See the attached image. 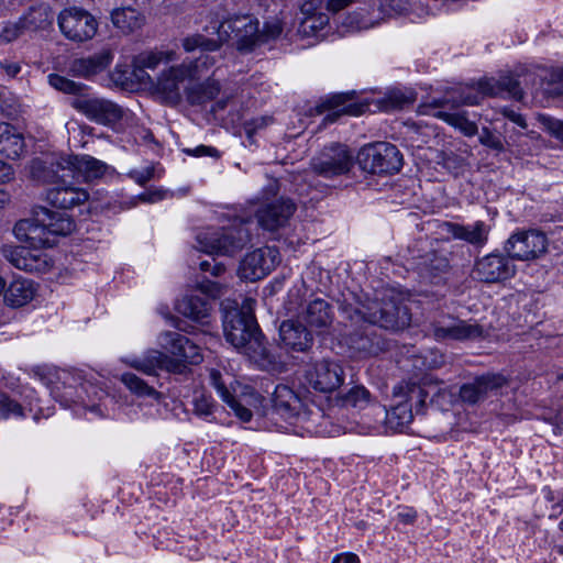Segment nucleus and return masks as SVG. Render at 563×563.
<instances>
[{
	"instance_id": "nucleus-5",
	"label": "nucleus",
	"mask_w": 563,
	"mask_h": 563,
	"mask_svg": "<svg viewBox=\"0 0 563 563\" xmlns=\"http://www.w3.org/2000/svg\"><path fill=\"white\" fill-rule=\"evenodd\" d=\"M504 91L517 100L522 99L523 96L519 81L510 76L501 77L498 80L484 78L477 81L476 85L450 89L442 99L434 100L432 106L435 108L446 104H451L453 108L474 106L478 104L484 96L495 97Z\"/></svg>"
},
{
	"instance_id": "nucleus-37",
	"label": "nucleus",
	"mask_w": 563,
	"mask_h": 563,
	"mask_svg": "<svg viewBox=\"0 0 563 563\" xmlns=\"http://www.w3.org/2000/svg\"><path fill=\"white\" fill-rule=\"evenodd\" d=\"M53 20V12L47 5L31 9L22 19L26 31L45 30L52 24Z\"/></svg>"
},
{
	"instance_id": "nucleus-17",
	"label": "nucleus",
	"mask_w": 563,
	"mask_h": 563,
	"mask_svg": "<svg viewBox=\"0 0 563 563\" xmlns=\"http://www.w3.org/2000/svg\"><path fill=\"white\" fill-rule=\"evenodd\" d=\"M507 385V379L500 374H485L474 378L460 388V398L468 405L484 401Z\"/></svg>"
},
{
	"instance_id": "nucleus-43",
	"label": "nucleus",
	"mask_w": 563,
	"mask_h": 563,
	"mask_svg": "<svg viewBox=\"0 0 563 563\" xmlns=\"http://www.w3.org/2000/svg\"><path fill=\"white\" fill-rule=\"evenodd\" d=\"M449 267V261L445 255L440 254L433 247L424 255V261L421 262L419 269L437 274L444 272Z\"/></svg>"
},
{
	"instance_id": "nucleus-45",
	"label": "nucleus",
	"mask_w": 563,
	"mask_h": 563,
	"mask_svg": "<svg viewBox=\"0 0 563 563\" xmlns=\"http://www.w3.org/2000/svg\"><path fill=\"white\" fill-rule=\"evenodd\" d=\"M194 413L201 418L210 417L216 408L214 401L210 395L203 391H196L192 399Z\"/></svg>"
},
{
	"instance_id": "nucleus-6",
	"label": "nucleus",
	"mask_w": 563,
	"mask_h": 563,
	"mask_svg": "<svg viewBox=\"0 0 563 563\" xmlns=\"http://www.w3.org/2000/svg\"><path fill=\"white\" fill-rule=\"evenodd\" d=\"M258 20L251 14H234L206 26L205 31L217 34L223 44L232 40L235 48L245 54L258 46Z\"/></svg>"
},
{
	"instance_id": "nucleus-30",
	"label": "nucleus",
	"mask_w": 563,
	"mask_h": 563,
	"mask_svg": "<svg viewBox=\"0 0 563 563\" xmlns=\"http://www.w3.org/2000/svg\"><path fill=\"white\" fill-rule=\"evenodd\" d=\"M66 157H36L30 166L31 177L42 184H58L60 170L67 169Z\"/></svg>"
},
{
	"instance_id": "nucleus-58",
	"label": "nucleus",
	"mask_w": 563,
	"mask_h": 563,
	"mask_svg": "<svg viewBox=\"0 0 563 563\" xmlns=\"http://www.w3.org/2000/svg\"><path fill=\"white\" fill-rule=\"evenodd\" d=\"M130 176L139 184L144 186L154 177V167L150 166L142 170H133Z\"/></svg>"
},
{
	"instance_id": "nucleus-50",
	"label": "nucleus",
	"mask_w": 563,
	"mask_h": 563,
	"mask_svg": "<svg viewBox=\"0 0 563 563\" xmlns=\"http://www.w3.org/2000/svg\"><path fill=\"white\" fill-rule=\"evenodd\" d=\"M343 25L351 31H361L373 27L374 22L366 19L362 13L354 12L345 18Z\"/></svg>"
},
{
	"instance_id": "nucleus-18",
	"label": "nucleus",
	"mask_w": 563,
	"mask_h": 563,
	"mask_svg": "<svg viewBox=\"0 0 563 563\" xmlns=\"http://www.w3.org/2000/svg\"><path fill=\"white\" fill-rule=\"evenodd\" d=\"M430 334L437 340L467 341L476 340L484 335V329L477 322L449 319L435 321L429 328Z\"/></svg>"
},
{
	"instance_id": "nucleus-9",
	"label": "nucleus",
	"mask_w": 563,
	"mask_h": 563,
	"mask_svg": "<svg viewBox=\"0 0 563 563\" xmlns=\"http://www.w3.org/2000/svg\"><path fill=\"white\" fill-rule=\"evenodd\" d=\"M194 288L205 295L206 298L191 294L185 295L178 300L176 309L180 314L205 323L212 308L211 301L223 295L225 286L203 276L196 279Z\"/></svg>"
},
{
	"instance_id": "nucleus-56",
	"label": "nucleus",
	"mask_w": 563,
	"mask_h": 563,
	"mask_svg": "<svg viewBox=\"0 0 563 563\" xmlns=\"http://www.w3.org/2000/svg\"><path fill=\"white\" fill-rule=\"evenodd\" d=\"M322 0H307L301 4V18H311L317 14H325L321 11Z\"/></svg>"
},
{
	"instance_id": "nucleus-48",
	"label": "nucleus",
	"mask_w": 563,
	"mask_h": 563,
	"mask_svg": "<svg viewBox=\"0 0 563 563\" xmlns=\"http://www.w3.org/2000/svg\"><path fill=\"white\" fill-rule=\"evenodd\" d=\"M415 93L412 91L402 92L400 90L391 91L387 97V102L393 109H402L404 107L413 103Z\"/></svg>"
},
{
	"instance_id": "nucleus-11",
	"label": "nucleus",
	"mask_w": 563,
	"mask_h": 563,
	"mask_svg": "<svg viewBox=\"0 0 563 563\" xmlns=\"http://www.w3.org/2000/svg\"><path fill=\"white\" fill-rule=\"evenodd\" d=\"M181 45L188 53L200 49L199 57L187 63L192 79L199 78L223 59V53L221 51L223 43L218 37L214 40L206 37L203 34L196 33L184 37Z\"/></svg>"
},
{
	"instance_id": "nucleus-57",
	"label": "nucleus",
	"mask_w": 563,
	"mask_h": 563,
	"mask_svg": "<svg viewBox=\"0 0 563 563\" xmlns=\"http://www.w3.org/2000/svg\"><path fill=\"white\" fill-rule=\"evenodd\" d=\"M542 123L550 134L563 141V121L554 118H542Z\"/></svg>"
},
{
	"instance_id": "nucleus-8",
	"label": "nucleus",
	"mask_w": 563,
	"mask_h": 563,
	"mask_svg": "<svg viewBox=\"0 0 563 563\" xmlns=\"http://www.w3.org/2000/svg\"><path fill=\"white\" fill-rule=\"evenodd\" d=\"M357 163L366 173L393 175L400 170L402 155L394 144L377 142L361 148Z\"/></svg>"
},
{
	"instance_id": "nucleus-16",
	"label": "nucleus",
	"mask_w": 563,
	"mask_h": 563,
	"mask_svg": "<svg viewBox=\"0 0 563 563\" xmlns=\"http://www.w3.org/2000/svg\"><path fill=\"white\" fill-rule=\"evenodd\" d=\"M280 262L279 251L275 246H264L247 253L239 267L242 279L255 282L268 275Z\"/></svg>"
},
{
	"instance_id": "nucleus-60",
	"label": "nucleus",
	"mask_w": 563,
	"mask_h": 563,
	"mask_svg": "<svg viewBox=\"0 0 563 563\" xmlns=\"http://www.w3.org/2000/svg\"><path fill=\"white\" fill-rule=\"evenodd\" d=\"M354 0H328L327 10L336 13L353 3Z\"/></svg>"
},
{
	"instance_id": "nucleus-34",
	"label": "nucleus",
	"mask_w": 563,
	"mask_h": 563,
	"mask_svg": "<svg viewBox=\"0 0 563 563\" xmlns=\"http://www.w3.org/2000/svg\"><path fill=\"white\" fill-rule=\"evenodd\" d=\"M35 295V288L32 280L15 279L4 292V301L11 307H22L30 302Z\"/></svg>"
},
{
	"instance_id": "nucleus-53",
	"label": "nucleus",
	"mask_w": 563,
	"mask_h": 563,
	"mask_svg": "<svg viewBox=\"0 0 563 563\" xmlns=\"http://www.w3.org/2000/svg\"><path fill=\"white\" fill-rule=\"evenodd\" d=\"M229 405V407L234 411L235 416L243 422L251 421L253 413L252 411L244 407L233 395H231L228 400H224Z\"/></svg>"
},
{
	"instance_id": "nucleus-21",
	"label": "nucleus",
	"mask_w": 563,
	"mask_h": 563,
	"mask_svg": "<svg viewBox=\"0 0 563 563\" xmlns=\"http://www.w3.org/2000/svg\"><path fill=\"white\" fill-rule=\"evenodd\" d=\"M473 277L484 283H498L515 274V266L500 254H489L476 261Z\"/></svg>"
},
{
	"instance_id": "nucleus-29",
	"label": "nucleus",
	"mask_w": 563,
	"mask_h": 563,
	"mask_svg": "<svg viewBox=\"0 0 563 563\" xmlns=\"http://www.w3.org/2000/svg\"><path fill=\"white\" fill-rule=\"evenodd\" d=\"M89 199L86 189L66 185L64 180L59 181L55 187L47 191V200L57 208L70 209L85 203Z\"/></svg>"
},
{
	"instance_id": "nucleus-4",
	"label": "nucleus",
	"mask_w": 563,
	"mask_h": 563,
	"mask_svg": "<svg viewBox=\"0 0 563 563\" xmlns=\"http://www.w3.org/2000/svg\"><path fill=\"white\" fill-rule=\"evenodd\" d=\"M223 331L227 341L258 367L266 371L279 368L280 362L267 347L251 311L238 308L228 310L223 317Z\"/></svg>"
},
{
	"instance_id": "nucleus-32",
	"label": "nucleus",
	"mask_w": 563,
	"mask_h": 563,
	"mask_svg": "<svg viewBox=\"0 0 563 563\" xmlns=\"http://www.w3.org/2000/svg\"><path fill=\"white\" fill-rule=\"evenodd\" d=\"M272 401L274 410L286 419L298 416L302 408L299 396L286 385L276 386Z\"/></svg>"
},
{
	"instance_id": "nucleus-49",
	"label": "nucleus",
	"mask_w": 563,
	"mask_h": 563,
	"mask_svg": "<svg viewBox=\"0 0 563 563\" xmlns=\"http://www.w3.org/2000/svg\"><path fill=\"white\" fill-rule=\"evenodd\" d=\"M273 119L271 117H260L245 121L243 124L244 132L251 143L254 142V135L258 130L266 128L271 124Z\"/></svg>"
},
{
	"instance_id": "nucleus-25",
	"label": "nucleus",
	"mask_w": 563,
	"mask_h": 563,
	"mask_svg": "<svg viewBox=\"0 0 563 563\" xmlns=\"http://www.w3.org/2000/svg\"><path fill=\"white\" fill-rule=\"evenodd\" d=\"M280 342L292 351L307 352L313 345V334L301 320H285L279 325Z\"/></svg>"
},
{
	"instance_id": "nucleus-38",
	"label": "nucleus",
	"mask_w": 563,
	"mask_h": 563,
	"mask_svg": "<svg viewBox=\"0 0 563 563\" xmlns=\"http://www.w3.org/2000/svg\"><path fill=\"white\" fill-rule=\"evenodd\" d=\"M433 115L459 129L465 136H474L478 133L476 123L468 120L465 112H446L440 110L434 112Z\"/></svg>"
},
{
	"instance_id": "nucleus-54",
	"label": "nucleus",
	"mask_w": 563,
	"mask_h": 563,
	"mask_svg": "<svg viewBox=\"0 0 563 563\" xmlns=\"http://www.w3.org/2000/svg\"><path fill=\"white\" fill-rule=\"evenodd\" d=\"M199 267L202 273H210V275L214 277H219L225 272V266L217 262L213 257L210 261H202Z\"/></svg>"
},
{
	"instance_id": "nucleus-59",
	"label": "nucleus",
	"mask_w": 563,
	"mask_h": 563,
	"mask_svg": "<svg viewBox=\"0 0 563 563\" xmlns=\"http://www.w3.org/2000/svg\"><path fill=\"white\" fill-rule=\"evenodd\" d=\"M426 363L430 368H439L445 363V357L443 354L431 351L429 356H426Z\"/></svg>"
},
{
	"instance_id": "nucleus-12",
	"label": "nucleus",
	"mask_w": 563,
	"mask_h": 563,
	"mask_svg": "<svg viewBox=\"0 0 563 563\" xmlns=\"http://www.w3.org/2000/svg\"><path fill=\"white\" fill-rule=\"evenodd\" d=\"M354 159L347 146L333 143L310 161V169L317 176L330 179L350 173Z\"/></svg>"
},
{
	"instance_id": "nucleus-36",
	"label": "nucleus",
	"mask_w": 563,
	"mask_h": 563,
	"mask_svg": "<svg viewBox=\"0 0 563 563\" xmlns=\"http://www.w3.org/2000/svg\"><path fill=\"white\" fill-rule=\"evenodd\" d=\"M328 25L329 16L327 14H317L311 18H301L297 32L302 38H320L325 35L324 30Z\"/></svg>"
},
{
	"instance_id": "nucleus-64",
	"label": "nucleus",
	"mask_w": 563,
	"mask_h": 563,
	"mask_svg": "<svg viewBox=\"0 0 563 563\" xmlns=\"http://www.w3.org/2000/svg\"><path fill=\"white\" fill-rule=\"evenodd\" d=\"M332 563H360L357 555L353 553H346L338 555Z\"/></svg>"
},
{
	"instance_id": "nucleus-22",
	"label": "nucleus",
	"mask_w": 563,
	"mask_h": 563,
	"mask_svg": "<svg viewBox=\"0 0 563 563\" xmlns=\"http://www.w3.org/2000/svg\"><path fill=\"white\" fill-rule=\"evenodd\" d=\"M296 210L295 203L280 197L272 202L265 203L257 210L256 217L260 225L268 231H276L286 225Z\"/></svg>"
},
{
	"instance_id": "nucleus-35",
	"label": "nucleus",
	"mask_w": 563,
	"mask_h": 563,
	"mask_svg": "<svg viewBox=\"0 0 563 563\" xmlns=\"http://www.w3.org/2000/svg\"><path fill=\"white\" fill-rule=\"evenodd\" d=\"M111 21L123 33H132L142 27L144 18L135 9L126 7L113 10Z\"/></svg>"
},
{
	"instance_id": "nucleus-19",
	"label": "nucleus",
	"mask_w": 563,
	"mask_h": 563,
	"mask_svg": "<svg viewBox=\"0 0 563 563\" xmlns=\"http://www.w3.org/2000/svg\"><path fill=\"white\" fill-rule=\"evenodd\" d=\"M74 104L88 119L103 125H114L124 113L120 106L102 98L79 99Z\"/></svg>"
},
{
	"instance_id": "nucleus-1",
	"label": "nucleus",
	"mask_w": 563,
	"mask_h": 563,
	"mask_svg": "<svg viewBox=\"0 0 563 563\" xmlns=\"http://www.w3.org/2000/svg\"><path fill=\"white\" fill-rule=\"evenodd\" d=\"M74 228V222L64 213L37 207L32 218L21 219L13 228L15 238L30 246L3 245L1 254L21 271L44 272L48 263L41 249L52 247L57 236L71 233Z\"/></svg>"
},
{
	"instance_id": "nucleus-2",
	"label": "nucleus",
	"mask_w": 563,
	"mask_h": 563,
	"mask_svg": "<svg viewBox=\"0 0 563 563\" xmlns=\"http://www.w3.org/2000/svg\"><path fill=\"white\" fill-rule=\"evenodd\" d=\"M350 319L355 324L360 321L366 324L350 331L345 336V343L358 357H367L377 355L385 349V342L373 328L374 324L386 330L399 331L409 325L411 316L401 298L384 295L361 302L350 314Z\"/></svg>"
},
{
	"instance_id": "nucleus-61",
	"label": "nucleus",
	"mask_w": 563,
	"mask_h": 563,
	"mask_svg": "<svg viewBox=\"0 0 563 563\" xmlns=\"http://www.w3.org/2000/svg\"><path fill=\"white\" fill-rule=\"evenodd\" d=\"M503 114L512 122H515L516 124H518L520 128L527 129V122L521 114L508 109L503 110Z\"/></svg>"
},
{
	"instance_id": "nucleus-14",
	"label": "nucleus",
	"mask_w": 563,
	"mask_h": 563,
	"mask_svg": "<svg viewBox=\"0 0 563 563\" xmlns=\"http://www.w3.org/2000/svg\"><path fill=\"white\" fill-rule=\"evenodd\" d=\"M305 383L320 393L336 390L345 378V373L339 362L322 360L307 365L303 373Z\"/></svg>"
},
{
	"instance_id": "nucleus-55",
	"label": "nucleus",
	"mask_w": 563,
	"mask_h": 563,
	"mask_svg": "<svg viewBox=\"0 0 563 563\" xmlns=\"http://www.w3.org/2000/svg\"><path fill=\"white\" fill-rule=\"evenodd\" d=\"M210 380H211L212 386L218 390V393H219L220 397L222 398V400L223 401L228 400V398L232 394L230 393V390L227 388V386L222 382L221 373L216 371V369H211V372H210Z\"/></svg>"
},
{
	"instance_id": "nucleus-23",
	"label": "nucleus",
	"mask_w": 563,
	"mask_h": 563,
	"mask_svg": "<svg viewBox=\"0 0 563 563\" xmlns=\"http://www.w3.org/2000/svg\"><path fill=\"white\" fill-rule=\"evenodd\" d=\"M186 79H192L187 62L165 69L153 84L156 92L161 93L166 101L176 102L180 98L179 85Z\"/></svg>"
},
{
	"instance_id": "nucleus-28",
	"label": "nucleus",
	"mask_w": 563,
	"mask_h": 563,
	"mask_svg": "<svg viewBox=\"0 0 563 563\" xmlns=\"http://www.w3.org/2000/svg\"><path fill=\"white\" fill-rule=\"evenodd\" d=\"M298 318L318 333H322L333 322L332 306L324 299L316 298L306 306Z\"/></svg>"
},
{
	"instance_id": "nucleus-46",
	"label": "nucleus",
	"mask_w": 563,
	"mask_h": 563,
	"mask_svg": "<svg viewBox=\"0 0 563 563\" xmlns=\"http://www.w3.org/2000/svg\"><path fill=\"white\" fill-rule=\"evenodd\" d=\"M433 247V242L428 239H419L413 243L409 244L407 247L408 256L413 261L417 268L420 267L422 261H424V255L428 254Z\"/></svg>"
},
{
	"instance_id": "nucleus-42",
	"label": "nucleus",
	"mask_w": 563,
	"mask_h": 563,
	"mask_svg": "<svg viewBox=\"0 0 563 563\" xmlns=\"http://www.w3.org/2000/svg\"><path fill=\"white\" fill-rule=\"evenodd\" d=\"M369 391L363 386H354L340 397L342 406L364 408L369 402Z\"/></svg>"
},
{
	"instance_id": "nucleus-40",
	"label": "nucleus",
	"mask_w": 563,
	"mask_h": 563,
	"mask_svg": "<svg viewBox=\"0 0 563 563\" xmlns=\"http://www.w3.org/2000/svg\"><path fill=\"white\" fill-rule=\"evenodd\" d=\"M120 380L124 384V386L134 395L139 397H153L155 399H159L162 394L148 386L142 378L136 376L133 373H123L120 376Z\"/></svg>"
},
{
	"instance_id": "nucleus-51",
	"label": "nucleus",
	"mask_w": 563,
	"mask_h": 563,
	"mask_svg": "<svg viewBox=\"0 0 563 563\" xmlns=\"http://www.w3.org/2000/svg\"><path fill=\"white\" fill-rule=\"evenodd\" d=\"M26 31L22 19L12 24L5 25L0 32V38L3 42L10 43L20 37Z\"/></svg>"
},
{
	"instance_id": "nucleus-62",
	"label": "nucleus",
	"mask_w": 563,
	"mask_h": 563,
	"mask_svg": "<svg viewBox=\"0 0 563 563\" xmlns=\"http://www.w3.org/2000/svg\"><path fill=\"white\" fill-rule=\"evenodd\" d=\"M163 197H164V192L157 190V191L143 194L140 196V199L144 202H156L158 200H162Z\"/></svg>"
},
{
	"instance_id": "nucleus-41",
	"label": "nucleus",
	"mask_w": 563,
	"mask_h": 563,
	"mask_svg": "<svg viewBox=\"0 0 563 563\" xmlns=\"http://www.w3.org/2000/svg\"><path fill=\"white\" fill-rule=\"evenodd\" d=\"M219 92V82L213 79H208L206 82L192 88L188 95V99L194 104H201L214 99Z\"/></svg>"
},
{
	"instance_id": "nucleus-7",
	"label": "nucleus",
	"mask_w": 563,
	"mask_h": 563,
	"mask_svg": "<svg viewBox=\"0 0 563 563\" xmlns=\"http://www.w3.org/2000/svg\"><path fill=\"white\" fill-rule=\"evenodd\" d=\"M394 396L400 401L386 411L385 424L395 432H404L413 420V402L417 407H423L429 390L413 383H405L394 388Z\"/></svg>"
},
{
	"instance_id": "nucleus-47",
	"label": "nucleus",
	"mask_w": 563,
	"mask_h": 563,
	"mask_svg": "<svg viewBox=\"0 0 563 563\" xmlns=\"http://www.w3.org/2000/svg\"><path fill=\"white\" fill-rule=\"evenodd\" d=\"M283 23L279 19L274 18L264 23L262 30L258 29V46L269 41L276 40L283 33Z\"/></svg>"
},
{
	"instance_id": "nucleus-26",
	"label": "nucleus",
	"mask_w": 563,
	"mask_h": 563,
	"mask_svg": "<svg viewBox=\"0 0 563 563\" xmlns=\"http://www.w3.org/2000/svg\"><path fill=\"white\" fill-rule=\"evenodd\" d=\"M175 51H146L142 52L133 58L132 63V75L133 77L143 84H154V80L146 73V69H156L161 64H167L176 60Z\"/></svg>"
},
{
	"instance_id": "nucleus-39",
	"label": "nucleus",
	"mask_w": 563,
	"mask_h": 563,
	"mask_svg": "<svg viewBox=\"0 0 563 563\" xmlns=\"http://www.w3.org/2000/svg\"><path fill=\"white\" fill-rule=\"evenodd\" d=\"M478 141L483 146L496 152L497 154L505 152L507 147L515 143L511 135L503 136L500 132L493 131L487 126L482 128Z\"/></svg>"
},
{
	"instance_id": "nucleus-33",
	"label": "nucleus",
	"mask_w": 563,
	"mask_h": 563,
	"mask_svg": "<svg viewBox=\"0 0 563 563\" xmlns=\"http://www.w3.org/2000/svg\"><path fill=\"white\" fill-rule=\"evenodd\" d=\"M24 139L9 123L0 124V153L11 159L19 158L24 152Z\"/></svg>"
},
{
	"instance_id": "nucleus-10",
	"label": "nucleus",
	"mask_w": 563,
	"mask_h": 563,
	"mask_svg": "<svg viewBox=\"0 0 563 563\" xmlns=\"http://www.w3.org/2000/svg\"><path fill=\"white\" fill-rule=\"evenodd\" d=\"M251 235L244 225H239L221 232H202L197 235V250L210 255H233L241 251Z\"/></svg>"
},
{
	"instance_id": "nucleus-27",
	"label": "nucleus",
	"mask_w": 563,
	"mask_h": 563,
	"mask_svg": "<svg viewBox=\"0 0 563 563\" xmlns=\"http://www.w3.org/2000/svg\"><path fill=\"white\" fill-rule=\"evenodd\" d=\"M443 228L452 238L462 240L475 247H483L487 243L490 231L489 225L484 221H475L472 224L444 222Z\"/></svg>"
},
{
	"instance_id": "nucleus-3",
	"label": "nucleus",
	"mask_w": 563,
	"mask_h": 563,
	"mask_svg": "<svg viewBox=\"0 0 563 563\" xmlns=\"http://www.w3.org/2000/svg\"><path fill=\"white\" fill-rule=\"evenodd\" d=\"M158 344L174 357L158 350H150L144 356L125 360V363L146 375H156L157 371L185 374L188 364H198L202 361L200 347L181 333L165 331L159 334Z\"/></svg>"
},
{
	"instance_id": "nucleus-15",
	"label": "nucleus",
	"mask_w": 563,
	"mask_h": 563,
	"mask_svg": "<svg viewBox=\"0 0 563 563\" xmlns=\"http://www.w3.org/2000/svg\"><path fill=\"white\" fill-rule=\"evenodd\" d=\"M548 245V238L542 231H519L508 239L506 251L511 258L533 261L547 253Z\"/></svg>"
},
{
	"instance_id": "nucleus-63",
	"label": "nucleus",
	"mask_w": 563,
	"mask_h": 563,
	"mask_svg": "<svg viewBox=\"0 0 563 563\" xmlns=\"http://www.w3.org/2000/svg\"><path fill=\"white\" fill-rule=\"evenodd\" d=\"M194 155L196 156H218V151L214 147L200 145L194 150Z\"/></svg>"
},
{
	"instance_id": "nucleus-44",
	"label": "nucleus",
	"mask_w": 563,
	"mask_h": 563,
	"mask_svg": "<svg viewBox=\"0 0 563 563\" xmlns=\"http://www.w3.org/2000/svg\"><path fill=\"white\" fill-rule=\"evenodd\" d=\"M48 82L56 90H59L69 95H79L85 89V86L80 82H76L71 79H68L64 76L52 74L48 77Z\"/></svg>"
},
{
	"instance_id": "nucleus-52",
	"label": "nucleus",
	"mask_w": 563,
	"mask_h": 563,
	"mask_svg": "<svg viewBox=\"0 0 563 563\" xmlns=\"http://www.w3.org/2000/svg\"><path fill=\"white\" fill-rule=\"evenodd\" d=\"M10 415H22V407L4 395H0V419L7 418Z\"/></svg>"
},
{
	"instance_id": "nucleus-24",
	"label": "nucleus",
	"mask_w": 563,
	"mask_h": 563,
	"mask_svg": "<svg viewBox=\"0 0 563 563\" xmlns=\"http://www.w3.org/2000/svg\"><path fill=\"white\" fill-rule=\"evenodd\" d=\"M113 60V53L110 48L101 51L70 62L68 71L71 76L90 79L104 71Z\"/></svg>"
},
{
	"instance_id": "nucleus-20",
	"label": "nucleus",
	"mask_w": 563,
	"mask_h": 563,
	"mask_svg": "<svg viewBox=\"0 0 563 563\" xmlns=\"http://www.w3.org/2000/svg\"><path fill=\"white\" fill-rule=\"evenodd\" d=\"M355 98V91L335 93L318 104L316 111L318 114L329 112L324 118L327 123L335 122L343 114L360 115L365 112L367 104L353 102Z\"/></svg>"
},
{
	"instance_id": "nucleus-31",
	"label": "nucleus",
	"mask_w": 563,
	"mask_h": 563,
	"mask_svg": "<svg viewBox=\"0 0 563 563\" xmlns=\"http://www.w3.org/2000/svg\"><path fill=\"white\" fill-rule=\"evenodd\" d=\"M67 169L82 176L86 181H92L101 178L108 165L89 155H70L65 159Z\"/></svg>"
},
{
	"instance_id": "nucleus-13",
	"label": "nucleus",
	"mask_w": 563,
	"mask_h": 563,
	"mask_svg": "<svg viewBox=\"0 0 563 563\" xmlns=\"http://www.w3.org/2000/svg\"><path fill=\"white\" fill-rule=\"evenodd\" d=\"M58 25L63 35L76 43L91 40L98 30L95 16L76 7L65 9L59 13Z\"/></svg>"
}]
</instances>
